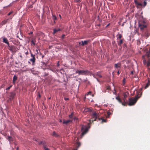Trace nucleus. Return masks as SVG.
Here are the masks:
<instances>
[{
    "mask_svg": "<svg viewBox=\"0 0 150 150\" xmlns=\"http://www.w3.org/2000/svg\"><path fill=\"white\" fill-rule=\"evenodd\" d=\"M143 62L144 65L150 66V48L146 54L142 56Z\"/></svg>",
    "mask_w": 150,
    "mask_h": 150,
    "instance_id": "1",
    "label": "nucleus"
},
{
    "mask_svg": "<svg viewBox=\"0 0 150 150\" xmlns=\"http://www.w3.org/2000/svg\"><path fill=\"white\" fill-rule=\"evenodd\" d=\"M138 95L135 96L134 98H130L129 99V103L128 105L129 106L134 105L137 102L138 99L139 98Z\"/></svg>",
    "mask_w": 150,
    "mask_h": 150,
    "instance_id": "2",
    "label": "nucleus"
},
{
    "mask_svg": "<svg viewBox=\"0 0 150 150\" xmlns=\"http://www.w3.org/2000/svg\"><path fill=\"white\" fill-rule=\"evenodd\" d=\"M145 21H140L139 22L138 27L142 31L146 28L147 26L145 24Z\"/></svg>",
    "mask_w": 150,
    "mask_h": 150,
    "instance_id": "3",
    "label": "nucleus"
},
{
    "mask_svg": "<svg viewBox=\"0 0 150 150\" xmlns=\"http://www.w3.org/2000/svg\"><path fill=\"white\" fill-rule=\"evenodd\" d=\"M88 128L87 126L83 125L82 126L81 128V131L82 132V135L83 136L88 132Z\"/></svg>",
    "mask_w": 150,
    "mask_h": 150,
    "instance_id": "4",
    "label": "nucleus"
},
{
    "mask_svg": "<svg viewBox=\"0 0 150 150\" xmlns=\"http://www.w3.org/2000/svg\"><path fill=\"white\" fill-rule=\"evenodd\" d=\"M76 73H78L79 75L88 74L90 73L89 71L88 70H77Z\"/></svg>",
    "mask_w": 150,
    "mask_h": 150,
    "instance_id": "5",
    "label": "nucleus"
},
{
    "mask_svg": "<svg viewBox=\"0 0 150 150\" xmlns=\"http://www.w3.org/2000/svg\"><path fill=\"white\" fill-rule=\"evenodd\" d=\"M91 115L92 118L91 120H90V122L91 120L92 122L96 121V119L99 117V114L95 112H93Z\"/></svg>",
    "mask_w": 150,
    "mask_h": 150,
    "instance_id": "6",
    "label": "nucleus"
},
{
    "mask_svg": "<svg viewBox=\"0 0 150 150\" xmlns=\"http://www.w3.org/2000/svg\"><path fill=\"white\" fill-rule=\"evenodd\" d=\"M8 47L9 48H8L9 50H10L11 51L13 52L14 51H15V50H16V47L14 45H12L11 46L9 45H8Z\"/></svg>",
    "mask_w": 150,
    "mask_h": 150,
    "instance_id": "7",
    "label": "nucleus"
},
{
    "mask_svg": "<svg viewBox=\"0 0 150 150\" xmlns=\"http://www.w3.org/2000/svg\"><path fill=\"white\" fill-rule=\"evenodd\" d=\"M72 122V120H64L63 123V124H65L66 125H67L68 123H71Z\"/></svg>",
    "mask_w": 150,
    "mask_h": 150,
    "instance_id": "8",
    "label": "nucleus"
},
{
    "mask_svg": "<svg viewBox=\"0 0 150 150\" xmlns=\"http://www.w3.org/2000/svg\"><path fill=\"white\" fill-rule=\"evenodd\" d=\"M16 95V94L14 92H10L9 93V96L11 99H13Z\"/></svg>",
    "mask_w": 150,
    "mask_h": 150,
    "instance_id": "9",
    "label": "nucleus"
},
{
    "mask_svg": "<svg viewBox=\"0 0 150 150\" xmlns=\"http://www.w3.org/2000/svg\"><path fill=\"white\" fill-rule=\"evenodd\" d=\"M3 42H4L6 44L8 45H9V43L8 42V40L6 38H3Z\"/></svg>",
    "mask_w": 150,
    "mask_h": 150,
    "instance_id": "10",
    "label": "nucleus"
},
{
    "mask_svg": "<svg viewBox=\"0 0 150 150\" xmlns=\"http://www.w3.org/2000/svg\"><path fill=\"white\" fill-rule=\"evenodd\" d=\"M134 2L135 4V5L138 6H142V4L141 3L138 2L137 0H134Z\"/></svg>",
    "mask_w": 150,
    "mask_h": 150,
    "instance_id": "11",
    "label": "nucleus"
},
{
    "mask_svg": "<svg viewBox=\"0 0 150 150\" xmlns=\"http://www.w3.org/2000/svg\"><path fill=\"white\" fill-rule=\"evenodd\" d=\"M17 76L15 75L13 77V84H15V82L17 80Z\"/></svg>",
    "mask_w": 150,
    "mask_h": 150,
    "instance_id": "12",
    "label": "nucleus"
},
{
    "mask_svg": "<svg viewBox=\"0 0 150 150\" xmlns=\"http://www.w3.org/2000/svg\"><path fill=\"white\" fill-rule=\"evenodd\" d=\"M88 42V40H85L84 41H81V45H82V46H83L85 45H86Z\"/></svg>",
    "mask_w": 150,
    "mask_h": 150,
    "instance_id": "13",
    "label": "nucleus"
},
{
    "mask_svg": "<svg viewBox=\"0 0 150 150\" xmlns=\"http://www.w3.org/2000/svg\"><path fill=\"white\" fill-rule=\"evenodd\" d=\"M116 99L118 101V102L120 103H122V101L120 98L119 96H117L116 98Z\"/></svg>",
    "mask_w": 150,
    "mask_h": 150,
    "instance_id": "14",
    "label": "nucleus"
},
{
    "mask_svg": "<svg viewBox=\"0 0 150 150\" xmlns=\"http://www.w3.org/2000/svg\"><path fill=\"white\" fill-rule=\"evenodd\" d=\"M121 103L123 105L126 106L127 105L128 102H126V100L125 99H124V102H122V103Z\"/></svg>",
    "mask_w": 150,
    "mask_h": 150,
    "instance_id": "15",
    "label": "nucleus"
},
{
    "mask_svg": "<svg viewBox=\"0 0 150 150\" xmlns=\"http://www.w3.org/2000/svg\"><path fill=\"white\" fill-rule=\"evenodd\" d=\"M7 21L6 20H4L2 21L1 23H0V26H2L5 24L7 23Z\"/></svg>",
    "mask_w": 150,
    "mask_h": 150,
    "instance_id": "16",
    "label": "nucleus"
},
{
    "mask_svg": "<svg viewBox=\"0 0 150 150\" xmlns=\"http://www.w3.org/2000/svg\"><path fill=\"white\" fill-rule=\"evenodd\" d=\"M150 85V82L149 80L148 79V82L146 83L145 87H144V88L146 89L147 87H148Z\"/></svg>",
    "mask_w": 150,
    "mask_h": 150,
    "instance_id": "17",
    "label": "nucleus"
},
{
    "mask_svg": "<svg viewBox=\"0 0 150 150\" xmlns=\"http://www.w3.org/2000/svg\"><path fill=\"white\" fill-rule=\"evenodd\" d=\"M30 60L32 62V64L34 65V63L35 62V59H34V58H32L30 59Z\"/></svg>",
    "mask_w": 150,
    "mask_h": 150,
    "instance_id": "18",
    "label": "nucleus"
},
{
    "mask_svg": "<svg viewBox=\"0 0 150 150\" xmlns=\"http://www.w3.org/2000/svg\"><path fill=\"white\" fill-rule=\"evenodd\" d=\"M98 119L99 120H102V123L106 122V120L104 119L102 117L101 118H98Z\"/></svg>",
    "mask_w": 150,
    "mask_h": 150,
    "instance_id": "19",
    "label": "nucleus"
},
{
    "mask_svg": "<svg viewBox=\"0 0 150 150\" xmlns=\"http://www.w3.org/2000/svg\"><path fill=\"white\" fill-rule=\"evenodd\" d=\"M60 29H55L54 30V31H53V33L54 34H55V33H56V32H57L59 31H60Z\"/></svg>",
    "mask_w": 150,
    "mask_h": 150,
    "instance_id": "20",
    "label": "nucleus"
},
{
    "mask_svg": "<svg viewBox=\"0 0 150 150\" xmlns=\"http://www.w3.org/2000/svg\"><path fill=\"white\" fill-rule=\"evenodd\" d=\"M8 141L10 142H11L13 141V138L12 137H11L10 136H8Z\"/></svg>",
    "mask_w": 150,
    "mask_h": 150,
    "instance_id": "21",
    "label": "nucleus"
},
{
    "mask_svg": "<svg viewBox=\"0 0 150 150\" xmlns=\"http://www.w3.org/2000/svg\"><path fill=\"white\" fill-rule=\"evenodd\" d=\"M74 115V112H72L71 114L69 115V117L70 119H72L73 118V116Z\"/></svg>",
    "mask_w": 150,
    "mask_h": 150,
    "instance_id": "22",
    "label": "nucleus"
},
{
    "mask_svg": "<svg viewBox=\"0 0 150 150\" xmlns=\"http://www.w3.org/2000/svg\"><path fill=\"white\" fill-rule=\"evenodd\" d=\"M123 43V41L122 40H120L119 42L118 43V45L119 46H120Z\"/></svg>",
    "mask_w": 150,
    "mask_h": 150,
    "instance_id": "23",
    "label": "nucleus"
},
{
    "mask_svg": "<svg viewBox=\"0 0 150 150\" xmlns=\"http://www.w3.org/2000/svg\"><path fill=\"white\" fill-rule=\"evenodd\" d=\"M117 36L118 37V38L120 39L122 38V36L121 34H118V35H117Z\"/></svg>",
    "mask_w": 150,
    "mask_h": 150,
    "instance_id": "24",
    "label": "nucleus"
},
{
    "mask_svg": "<svg viewBox=\"0 0 150 150\" xmlns=\"http://www.w3.org/2000/svg\"><path fill=\"white\" fill-rule=\"evenodd\" d=\"M52 135L53 136H56V137L57 136V134H56V132L55 131H54L53 132L52 134Z\"/></svg>",
    "mask_w": 150,
    "mask_h": 150,
    "instance_id": "25",
    "label": "nucleus"
},
{
    "mask_svg": "<svg viewBox=\"0 0 150 150\" xmlns=\"http://www.w3.org/2000/svg\"><path fill=\"white\" fill-rule=\"evenodd\" d=\"M31 56L32 57V58H34V59H35V55L33 54L31 52V51H30Z\"/></svg>",
    "mask_w": 150,
    "mask_h": 150,
    "instance_id": "26",
    "label": "nucleus"
},
{
    "mask_svg": "<svg viewBox=\"0 0 150 150\" xmlns=\"http://www.w3.org/2000/svg\"><path fill=\"white\" fill-rule=\"evenodd\" d=\"M80 146H81V144L80 142H78L77 143L76 146L77 147V148H78Z\"/></svg>",
    "mask_w": 150,
    "mask_h": 150,
    "instance_id": "27",
    "label": "nucleus"
},
{
    "mask_svg": "<svg viewBox=\"0 0 150 150\" xmlns=\"http://www.w3.org/2000/svg\"><path fill=\"white\" fill-rule=\"evenodd\" d=\"M123 96L124 98V99H125H125L127 97V95L126 94H124L123 95Z\"/></svg>",
    "mask_w": 150,
    "mask_h": 150,
    "instance_id": "28",
    "label": "nucleus"
},
{
    "mask_svg": "<svg viewBox=\"0 0 150 150\" xmlns=\"http://www.w3.org/2000/svg\"><path fill=\"white\" fill-rule=\"evenodd\" d=\"M31 42L32 44H33V45H35V41L33 40H32Z\"/></svg>",
    "mask_w": 150,
    "mask_h": 150,
    "instance_id": "29",
    "label": "nucleus"
},
{
    "mask_svg": "<svg viewBox=\"0 0 150 150\" xmlns=\"http://www.w3.org/2000/svg\"><path fill=\"white\" fill-rule=\"evenodd\" d=\"M111 114V113L110 112H107V115H108V117H109Z\"/></svg>",
    "mask_w": 150,
    "mask_h": 150,
    "instance_id": "30",
    "label": "nucleus"
},
{
    "mask_svg": "<svg viewBox=\"0 0 150 150\" xmlns=\"http://www.w3.org/2000/svg\"><path fill=\"white\" fill-rule=\"evenodd\" d=\"M53 19L54 20H56L57 19V17L53 15Z\"/></svg>",
    "mask_w": 150,
    "mask_h": 150,
    "instance_id": "31",
    "label": "nucleus"
},
{
    "mask_svg": "<svg viewBox=\"0 0 150 150\" xmlns=\"http://www.w3.org/2000/svg\"><path fill=\"white\" fill-rule=\"evenodd\" d=\"M12 86V85L10 86L9 87H8V88H6V90H9Z\"/></svg>",
    "mask_w": 150,
    "mask_h": 150,
    "instance_id": "32",
    "label": "nucleus"
},
{
    "mask_svg": "<svg viewBox=\"0 0 150 150\" xmlns=\"http://www.w3.org/2000/svg\"><path fill=\"white\" fill-rule=\"evenodd\" d=\"M125 83V78H124L123 80L122 83L123 84H124Z\"/></svg>",
    "mask_w": 150,
    "mask_h": 150,
    "instance_id": "33",
    "label": "nucleus"
},
{
    "mask_svg": "<svg viewBox=\"0 0 150 150\" xmlns=\"http://www.w3.org/2000/svg\"><path fill=\"white\" fill-rule=\"evenodd\" d=\"M44 148L45 150H50L48 148L46 147L45 146H44Z\"/></svg>",
    "mask_w": 150,
    "mask_h": 150,
    "instance_id": "34",
    "label": "nucleus"
},
{
    "mask_svg": "<svg viewBox=\"0 0 150 150\" xmlns=\"http://www.w3.org/2000/svg\"><path fill=\"white\" fill-rule=\"evenodd\" d=\"M144 6H145L146 5V1H144Z\"/></svg>",
    "mask_w": 150,
    "mask_h": 150,
    "instance_id": "35",
    "label": "nucleus"
},
{
    "mask_svg": "<svg viewBox=\"0 0 150 150\" xmlns=\"http://www.w3.org/2000/svg\"><path fill=\"white\" fill-rule=\"evenodd\" d=\"M91 91H89L87 93V94H86V95H88L89 94L91 95Z\"/></svg>",
    "mask_w": 150,
    "mask_h": 150,
    "instance_id": "36",
    "label": "nucleus"
},
{
    "mask_svg": "<svg viewBox=\"0 0 150 150\" xmlns=\"http://www.w3.org/2000/svg\"><path fill=\"white\" fill-rule=\"evenodd\" d=\"M42 143H43V142L41 141L40 142H39L38 144H42Z\"/></svg>",
    "mask_w": 150,
    "mask_h": 150,
    "instance_id": "37",
    "label": "nucleus"
},
{
    "mask_svg": "<svg viewBox=\"0 0 150 150\" xmlns=\"http://www.w3.org/2000/svg\"><path fill=\"white\" fill-rule=\"evenodd\" d=\"M25 53L26 55H28V51H27L26 52H25Z\"/></svg>",
    "mask_w": 150,
    "mask_h": 150,
    "instance_id": "38",
    "label": "nucleus"
},
{
    "mask_svg": "<svg viewBox=\"0 0 150 150\" xmlns=\"http://www.w3.org/2000/svg\"><path fill=\"white\" fill-rule=\"evenodd\" d=\"M64 99L65 100H69V99L68 98H64Z\"/></svg>",
    "mask_w": 150,
    "mask_h": 150,
    "instance_id": "39",
    "label": "nucleus"
},
{
    "mask_svg": "<svg viewBox=\"0 0 150 150\" xmlns=\"http://www.w3.org/2000/svg\"><path fill=\"white\" fill-rule=\"evenodd\" d=\"M113 93L115 95H116V94H117V93H116V91L115 90V92H113Z\"/></svg>",
    "mask_w": 150,
    "mask_h": 150,
    "instance_id": "40",
    "label": "nucleus"
},
{
    "mask_svg": "<svg viewBox=\"0 0 150 150\" xmlns=\"http://www.w3.org/2000/svg\"><path fill=\"white\" fill-rule=\"evenodd\" d=\"M85 82H86V83H87L88 84H89L90 83V82L89 81L86 80V81H85Z\"/></svg>",
    "mask_w": 150,
    "mask_h": 150,
    "instance_id": "41",
    "label": "nucleus"
},
{
    "mask_svg": "<svg viewBox=\"0 0 150 150\" xmlns=\"http://www.w3.org/2000/svg\"><path fill=\"white\" fill-rule=\"evenodd\" d=\"M74 120H77L78 119V118L76 117H74L73 118Z\"/></svg>",
    "mask_w": 150,
    "mask_h": 150,
    "instance_id": "42",
    "label": "nucleus"
},
{
    "mask_svg": "<svg viewBox=\"0 0 150 150\" xmlns=\"http://www.w3.org/2000/svg\"><path fill=\"white\" fill-rule=\"evenodd\" d=\"M120 72L119 70H118V71L117 72V74L118 75H119L120 74Z\"/></svg>",
    "mask_w": 150,
    "mask_h": 150,
    "instance_id": "43",
    "label": "nucleus"
},
{
    "mask_svg": "<svg viewBox=\"0 0 150 150\" xmlns=\"http://www.w3.org/2000/svg\"><path fill=\"white\" fill-rule=\"evenodd\" d=\"M64 36H65V35H62V39L64 38Z\"/></svg>",
    "mask_w": 150,
    "mask_h": 150,
    "instance_id": "44",
    "label": "nucleus"
},
{
    "mask_svg": "<svg viewBox=\"0 0 150 150\" xmlns=\"http://www.w3.org/2000/svg\"><path fill=\"white\" fill-rule=\"evenodd\" d=\"M19 57L21 58H22V56L21 54H20V55H19Z\"/></svg>",
    "mask_w": 150,
    "mask_h": 150,
    "instance_id": "45",
    "label": "nucleus"
},
{
    "mask_svg": "<svg viewBox=\"0 0 150 150\" xmlns=\"http://www.w3.org/2000/svg\"><path fill=\"white\" fill-rule=\"evenodd\" d=\"M59 61H58L57 63V66H59Z\"/></svg>",
    "mask_w": 150,
    "mask_h": 150,
    "instance_id": "46",
    "label": "nucleus"
},
{
    "mask_svg": "<svg viewBox=\"0 0 150 150\" xmlns=\"http://www.w3.org/2000/svg\"><path fill=\"white\" fill-rule=\"evenodd\" d=\"M139 80V79L138 78H137V79L136 80V81H138Z\"/></svg>",
    "mask_w": 150,
    "mask_h": 150,
    "instance_id": "47",
    "label": "nucleus"
},
{
    "mask_svg": "<svg viewBox=\"0 0 150 150\" xmlns=\"http://www.w3.org/2000/svg\"><path fill=\"white\" fill-rule=\"evenodd\" d=\"M38 97H39V98H40L41 96H40V94H39L38 95Z\"/></svg>",
    "mask_w": 150,
    "mask_h": 150,
    "instance_id": "48",
    "label": "nucleus"
},
{
    "mask_svg": "<svg viewBox=\"0 0 150 150\" xmlns=\"http://www.w3.org/2000/svg\"><path fill=\"white\" fill-rule=\"evenodd\" d=\"M116 68H117L118 67H120V66H115Z\"/></svg>",
    "mask_w": 150,
    "mask_h": 150,
    "instance_id": "49",
    "label": "nucleus"
},
{
    "mask_svg": "<svg viewBox=\"0 0 150 150\" xmlns=\"http://www.w3.org/2000/svg\"><path fill=\"white\" fill-rule=\"evenodd\" d=\"M33 33V32L31 31L30 33H29V34H32Z\"/></svg>",
    "mask_w": 150,
    "mask_h": 150,
    "instance_id": "50",
    "label": "nucleus"
},
{
    "mask_svg": "<svg viewBox=\"0 0 150 150\" xmlns=\"http://www.w3.org/2000/svg\"><path fill=\"white\" fill-rule=\"evenodd\" d=\"M59 16L60 18H62V17L60 14L59 15Z\"/></svg>",
    "mask_w": 150,
    "mask_h": 150,
    "instance_id": "51",
    "label": "nucleus"
},
{
    "mask_svg": "<svg viewBox=\"0 0 150 150\" xmlns=\"http://www.w3.org/2000/svg\"><path fill=\"white\" fill-rule=\"evenodd\" d=\"M16 150H19L18 147H17L16 148Z\"/></svg>",
    "mask_w": 150,
    "mask_h": 150,
    "instance_id": "52",
    "label": "nucleus"
},
{
    "mask_svg": "<svg viewBox=\"0 0 150 150\" xmlns=\"http://www.w3.org/2000/svg\"><path fill=\"white\" fill-rule=\"evenodd\" d=\"M131 74H133V71H132L131 72Z\"/></svg>",
    "mask_w": 150,
    "mask_h": 150,
    "instance_id": "53",
    "label": "nucleus"
},
{
    "mask_svg": "<svg viewBox=\"0 0 150 150\" xmlns=\"http://www.w3.org/2000/svg\"><path fill=\"white\" fill-rule=\"evenodd\" d=\"M11 13H9L8 14V15H10V14H11Z\"/></svg>",
    "mask_w": 150,
    "mask_h": 150,
    "instance_id": "54",
    "label": "nucleus"
},
{
    "mask_svg": "<svg viewBox=\"0 0 150 150\" xmlns=\"http://www.w3.org/2000/svg\"><path fill=\"white\" fill-rule=\"evenodd\" d=\"M36 51L37 52V53H38V50H36Z\"/></svg>",
    "mask_w": 150,
    "mask_h": 150,
    "instance_id": "55",
    "label": "nucleus"
},
{
    "mask_svg": "<svg viewBox=\"0 0 150 150\" xmlns=\"http://www.w3.org/2000/svg\"><path fill=\"white\" fill-rule=\"evenodd\" d=\"M59 122H62V120H59Z\"/></svg>",
    "mask_w": 150,
    "mask_h": 150,
    "instance_id": "56",
    "label": "nucleus"
},
{
    "mask_svg": "<svg viewBox=\"0 0 150 150\" xmlns=\"http://www.w3.org/2000/svg\"><path fill=\"white\" fill-rule=\"evenodd\" d=\"M115 66H117V64H115Z\"/></svg>",
    "mask_w": 150,
    "mask_h": 150,
    "instance_id": "57",
    "label": "nucleus"
},
{
    "mask_svg": "<svg viewBox=\"0 0 150 150\" xmlns=\"http://www.w3.org/2000/svg\"><path fill=\"white\" fill-rule=\"evenodd\" d=\"M98 25V26H100V24H99Z\"/></svg>",
    "mask_w": 150,
    "mask_h": 150,
    "instance_id": "58",
    "label": "nucleus"
},
{
    "mask_svg": "<svg viewBox=\"0 0 150 150\" xmlns=\"http://www.w3.org/2000/svg\"><path fill=\"white\" fill-rule=\"evenodd\" d=\"M94 95L93 94H92V96L93 97L94 96Z\"/></svg>",
    "mask_w": 150,
    "mask_h": 150,
    "instance_id": "59",
    "label": "nucleus"
},
{
    "mask_svg": "<svg viewBox=\"0 0 150 150\" xmlns=\"http://www.w3.org/2000/svg\"><path fill=\"white\" fill-rule=\"evenodd\" d=\"M81 42H79V44L80 45V44H81Z\"/></svg>",
    "mask_w": 150,
    "mask_h": 150,
    "instance_id": "60",
    "label": "nucleus"
},
{
    "mask_svg": "<svg viewBox=\"0 0 150 150\" xmlns=\"http://www.w3.org/2000/svg\"><path fill=\"white\" fill-rule=\"evenodd\" d=\"M35 141H37V140L35 139Z\"/></svg>",
    "mask_w": 150,
    "mask_h": 150,
    "instance_id": "61",
    "label": "nucleus"
},
{
    "mask_svg": "<svg viewBox=\"0 0 150 150\" xmlns=\"http://www.w3.org/2000/svg\"><path fill=\"white\" fill-rule=\"evenodd\" d=\"M100 77H102V76H101V75L100 76H99Z\"/></svg>",
    "mask_w": 150,
    "mask_h": 150,
    "instance_id": "62",
    "label": "nucleus"
},
{
    "mask_svg": "<svg viewBox=\"0 0 150 150\" xmlns=\"http://www.w3.org/2000/svg\"><path fill=\"white\" fill-rule=\"evenodd\" d=\"M110 24H108L107 25V26H108Z\"/></svg>",
    "mask_w": 150,
    "mask_h": 150,
    "instance_id": "63",
    "label": "nucleus"
},
{
    "mask_svg": "<svg viewBox=\"0 0 150 150\" xmlns=\"http://www.w3.org/2000/svg\"><path fill=\"white\" fill-rule=\"evenodd\" d=\"M149 36V35H147V37H148Z\"/></svg>",
    "mask_w": 150,
    "mask_h": 150,
    "instance_id": "64",
    "label": "nucleus"
}]
</instances>
